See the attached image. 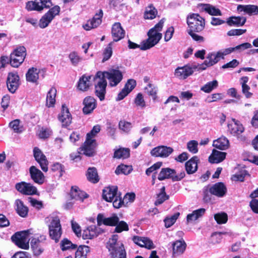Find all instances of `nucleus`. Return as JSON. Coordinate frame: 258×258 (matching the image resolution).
Returning <instances> with one entry per match:
<instances>
[{"mask_svg":"<svg viewBox=\"0 0 258 258\" xmlns=\"http://www.w3.org/2000/svg\"><path fill=\"white\" fill-rule=\"evenodd\" d=\"M164 21V19H161L154 27L149 30L148 33V38L143 41L141 45L128 40V48L130 49L140 48L142 50H145L155 46L162 38V34L160 32L162 29Z\"/></svg>","mask_w":258,"mask_h":258,"instance_id":"obj_1","label":"nucleus"},{"mask_svg":"<svg viewBox=\"0 0 258 258\" xmlns=\"http://www.w3.org/2000/svg\"><path fill=\"white\" fill-rule=\"evenodd\" d=\"M97 224H101L113 226H115L114 232L121 233L123 231H127L129 229L128 224L123 221H119V219L116 215H113L108 218H105L103 215L99 214L97 218Z\"/></svg>","mask_w":258,"mask_h":258,"instance_id":"obj_2","label":"nucleus"},{"mask_svg":"<svg viewBox=\"0 0 258 258\" xmlns=\"http://www.w3.org/2000/svg\"><path fill=\"white\" fill-rule=\"evenodd\" d=\"M118 236L114 234L109 238L107 247L110 252L111 258H126V252L121 241H118Z\"/></svg>","mask_w":258,"mask_h":258,"instance_id":"obj_3","label":"nucleus"},{"mask_svg":"<svg viewBox=\"0 0 258 258\" xmlns=\"http://www.w3.org/2000/svg\"><path fill=\"white\" fill-rule=\"evenodd\" d=\"M45 222L49 223L48 225L50 237L55 242H57L62 234L59 218L56 216L50 215L45 218Z\"/></svg>","mask_w":258,"mask_h":258,"instance_id":"obj_4","label":"nucleus"},{"mask_svg":"<svg viewBox=\"0 0 258 258\" xmlns=\"http://www.w3.org/2000/svg\"><path fill=\"white\" fill-rule=\"evenodd\" d=\"M188 29L187 31H202L205 28V19L198 14H190L186 18Z\"/></svg>","mask_w":258,"mask_h":258,"instance_id":"obj_5","label":"nucleus"},{"mask_svg":"<svg viewBox=\"0 0 258 258\" xmlns=\"http://www.w3.org/2000/svg\"><path fill=\"white\" fill-rule=\"evenodd\" d=\"M98 76L107 78L109 81V84L111 87L117 86L122 80L123 75L122 72L118 70L113 69L107 72H98Z\"/></svg>","mask_w":258,"mask_h":258,"instance_id":"obj_6","label":"nucleus"},{"mask_svg":"<svg viewBox=\"0 0 258 258\" xmlns=\"http://www.w3.org/2000/svg\"><path fill=\"white\" fill-rule=\"evenodd\" d=\"M30 244L34 255L36 256H39L44 250L46 246V236L42 235L32 238Z\"/></svg>","mask_w":258,"mask_h":258,"instance_id":"obj_7","label":"nucleus"},{"mask_svg":"<svg viewBox=\"0 0 258 258\" xmlns=\"http://www.w3.org/2000/svg\"><path fill=\"white\" fill-rule=\"evenodd\" d=\"M28 232V231H24L15 233L12 237V241L18 247L22 249H28L29 247L30 240Z\"/></svg>","mask_w":258,"mask_h":258,"instance_id":"obj_8","label":"nucleus"},{"mask_svg":"<svg viewBox=\"0 0 258 258\" xmlns=\"http://www.w3.org/2000/svg\"><path fill=\"white\" fill-rule=\"evenodd\" d=\"M95 82V94L99 98L100 101H103L106 94V88L107 81L104 78L98 76V72L93 78Z\"/></svg>","mask_w":258,"mask_h":258,"instance_id":"obj_9","label":"nucleus"},{"mask_svg":"<svg viewBox=\"0 0 258 258\" xmlns=\"http://www.w3.org/2000/svg\"><path fill=\"white\" fill-rule=\"evenodd\" d=\"M59 12L60 8L58 6H55L49 9L40 19L39 26L42 29L47 27L54 18L58 15Z\"/></svg>","mask_w":258,"mask_h":258,"instance_id":"obj_10","label":"nucleus"},{"mask_svg":"<svg viewBox=\"0 0 258 258\" xmlns=\"http://www.w3.org/2000/svg\"><path fill=\"white\" fill-rule=\"evenodd\" d=\"M185 176L184 172L176 174L175 170L169 168H162L160 172L158 179L163 180L167 178H171L173 181H179Z\"/></svg>","mask_w":258,"mask_h":258,"instance_id":"obj_11","label":"nucleus"},{"mask_svg":"<svg viewBox=\"0 0 258 258\" xmlns=\"http://www.w3.org/2000/svg\"><path fill=\"white\" fill-rule=\"evenodd\" d=\"M33 152L34 157L36 161L39 164L41 169L44 172H47L48 171V161L45 155L37 147L34 148Z\"/></svg>","mask_w":258,"mask_h":258,"instance_id":"obj_12","label":"nucleus"},{"mask_svg":"<svg viewBox=\"0 0 258 258\" xmlns=\"http://www.w3.org/2000/svg\"><path fill=\"white\" fill-rule=\"evenodd\" d=\"M206 58V59L201 65V69L203 70L214 66L222 59L218 51L209 53Z\"/></svg>","mask_w":258,"mask_h":258,"instance_id":"obj_13","label":"nucleus"},{"mask_svg":"<svg viewBox=\"0 0 258 258\" xmlns=\"http://www.w3.org/2000/svg\"><path fill=\"white\" fill-rule=\"evenodd\" d=\"M19 77L17 73H10L8 74L7 85L10 92L12 93L15 92L19 86Z\"/></svg>","mask_w":258,"mask_h":258,"instance_id":"obj_14","label":"nucleus"},{"mask_svg":"<svg viewBox=\"0 0 258 258\" xmlns=\"http://www.w3.org/2000/svg\"><path fill=\"white\" fill-rule=\"evenodd\" d=\"M173 151V149L170 147L159 146L154 148L151 151L152 156L166 158L169 156Z\"/></svg>","mask_w":258,"mask_h":258,"instance_id":"obj_15","label":"nucleus"},{"mask_svg":"<svg viewBox=\"0 0 258 258\" xmlns=\"http://www.w3.org/2000/svg\"><path fill=\"white\" fill-rule=\"evenodd\" d=\"M16 188L19 192L27 195H35L37 193V188L30 183L22 182L16 184Z\"/></svg>","mask_w":258,"mask_h":258,"instance_id":"obj_16","label":"nucleus"},{"mask_svg":"<svg viewBox=\"0 0 258 258\" xmlns=\"http://www.w3.org/2000/svg\"><path fill=\"white\" fill-rule=\"evenodd\" d=\"M95 140L87 138L84 145L80 148V150L83 154L88 156H93L95 154Z\"/></svg>","mask_w":258,"mask_h":258,"instance_id":"obj_17","label":"nucleus"},{"mask_svg":"<svg viewBox=\"0 0 258 258\" xmlns=\"http://www.w3.org/2000/svg\"><path fill=\"white\" fill-rule=\"evenodd\" d=\"M58 118L63 126H67L71 124L72 116L65 104L62 105L61 112L58 115Z\"/></svg>","mask_w":258,"mask_h":258,"instance_id":"obj_18","label":"nucleus"},{"mask_svg":"<svg viewBox=\"0 0 258 258\" xmlns=\"http://www.w3.org/2000/svg\"><path fill=\"white\" fill-rule=\"evenodd\" d=\"M29 171L31 178L35 183L38 184H42L44 183L45 176L40 170L32 166L30 168Z\"/></svg>","mask_w":258,"mask_h":258,"instance_id":"obj_19","label":"nucleus"},{"mask_svg":"<svg viewBox=\"0 0 258 258\" xmlns=\"http://www.w3.org/2000/svg\"><path fill=\"white\" fill-rule=\"evenodd\" d=\"M209 191L218 197H223L226 195L227 188L223 183L218 182L210 187Z\"/></svg>","mask_w":258,"mask_h":258,"instance_id":"obj_20","label":"nucleus"},{"mask_svg":"<svg viewBox=\"0 0 258 258\" xmlns=\"http://www.w3.org/2000/svg\"><path fill=\"white\" fill-rule=\"evenodd\" d=\"M119 194L116 186H108L103 190V198L107 202H112Z\"/></svg>","mask_w":258,"mask_h":258,"instance_id":"obj_21","label":"nucleus"},{"mask_svg":"<svg viewBox=\"0 0 258 258\" xmlns=\"http://www.w3.org/2000/svg\"><path fill=\"white\" fill-rule=\"evenodd\" d=\"M111 34L114 41H118L125 35V31L122 28L120 23H115L112 27Z\"/></svg>","mask_w":258,"mask_h":258,"instance_id":"obj_22","label":"nucleus"},{"mask_svg":"<svg viewBox=\"0 0 258 258\" xmlns=\"http://www.w3.org/2000/svg\"><path fill=\"white\" fill-rule=\"evenodd\" d=\"M102 11L100 10L99 13H97L91 20L87 21V23L84 25V28L86 30H90L91 29L97 27L102 22Z\"/></svg>","mask_w":258,"mask_h":258,"instance_id":"obj_23","label":"nucleus"},{"mask_svg":"<svg viewBox=\"0 0 258 258\" xmlns=\"http://www.w3.org/2000/svg\"><path fill=\"white\" fill-rule=\"evenodd\" d=\"M70 195L72 200L80 201L81 202H83L85 199L88 197V195L86 192L80 190L76 186L72 187Z\"/></svg>","mask_w":258,"mask_h":258,"instance_id":"obj_24","label":"nucleus"},{"mask_svg":"<svg viewBox=\"0 0 258 258\" xmlns=\"http://www.w3.org/2000/svg\"><path fill=\"white\" fill-rule=\"evenodd\" d=\"M84 107L83 112L86 114L91 113L96 107V100L91 96H88L85 98L83 101Z\"/></svg>","mask_w":258,"mask_h":258,"instance_id":"obj_25","label":"nucleus"},{"mask_svg":"<svg viewBox=\"0 0 258 258\" xmlns=\"http://www.w3.org/2000/svg\"><path fill=\"white\" fill-rule=\"evenodd\" d=\"M94 77L91 75H83L79 81L78 89L82 91L88 90L92 85V80H93Z\"/></svg>","mask_w":258,"mask_h":258,"instance_id":"obj_26","label":"nucleus"},{"mask_svg":"<svg viewBox=\"0 0 258 258\" xmlns=\"http://www.w3.org/2000/svg\"><path fill=\"white\" fill-rule=\"evenodd\" d=\"M192 69L190 66L186 65L178 67L175 71V76L179 79H185L192 75Z\"/></svg>","mask_w":258,"mask_h":258,"instance_id":"obj_27","label":"nucleus"},{"mask_svg":"<svg viewBox=\"0 0 258 258\" xmlns=\"http://www.w3.org/2000/svg\"><path fill=\"white\" fill-rule=\"evenodd\" d=\"M232 122L228 124V130L230 134L233 136L239 135L244 131V127L240 122L236 120L232 119Z\"/></svg>","mask_w":258,"mask_h":258,"instance_id":"obj_28","label":"nucleus"},{"mask_svg":"<svg viewBox=\"0 0 258 258\" xmlns=\"http://www.w3.org/2000/svg\"><path fill=\"white\" fill-rule=\"evenodd\" d=\"M133 240L136 244L141 247H145L148 249L154 248L153 242L147 237L136 236L133 237Z\"/></svg>","mask_w":258,"mask_h":258,"instance_id":"obj_29","label":"nucleus"},{"mask_svg":"<svg viewBox=\"0 0 258 258\" xmlns=\"http://www.w3.org/2000/svg\"><path fill=\"white\" fill-rule=\"evenodd\" d=\"M40 72V70L37 68L34 67L30 68L26 74L27 81L32 83L37 84Z\"/></svg>","mask_w":258,"mask_h":258,"instance_id":"obj_30","label":"nucleus"},{"mask_svg":"<svg viewBox=\"0 0 258 258\" xmlns=\"http://www.w3.org/2000/svg\"><path fill=\"white\" fill-rule=\"evenodd\" d=\"M226 153L214 149L212 154L209 157V161L211 163H218L224 160Z\"/></svg>","mask_w":258,"mask_h":258,"instance_id":"obj_31","label":"nucleus"},{"mask_svg":"<svg viewBox=\"0 0 258 258\" xmlns=\"http://www.w3.org/2000/svg\"><path fill=\"white\" fill-rule=\"evenodd\" d=\"M128 85H131L132 87L136 85V81L134 79H129L126 83L125 84L124 88L121 91L118 93L117 97L116 99L117 101H120L125 98L131 91L132 89L128 91L127 90V87Z\"/></svg>","mask_w":258,"mask_h":258,"instance_id":"obj_32","label":"nucleus"},{"mask_svg":"<svg viewBox=\"0 0 258 258\" xmlns=\"http://www.w3.org/2000/svg\"><path fill=\"white\" fill-rule=\"evenodd\" d=\"M198 161V157L194 156L186 162L185 169L188 174H192L197 170Z\"/></svg>","mask_w":258,"mask_h":258,"instance_id":"obj_33","label":"nucleus"},{"mask_svg":"<svg viewBox=\"0 0 258 258\" xmlns=\"http://www.w3.org/2000/svg\"><path fill=\"white\" fill-rule=\"evenodd\" d=\"M237 10L239 12H244L249 15H258V6L256 5H239Z\"/></svg>","mask_w":258,"mask_h":258,"instance_id":"obj_34","label":"nucleus"},{"mask_svg":"<svg viewBox=\"0 0 258 258\" xmlns=\"http://www.w3.org/2000/svg\"><path fill=\"white\" fill-rule=\"evenodd\" d=\"M213 146L220 150H224L228 148L229 142L226 137L222 136L214 141Z\"/></svg>","mask_w":258,"mask_h":258,"instance_id":"obj_35","label":"nucleus"},{"mask_svg":"<svg viewBox=\"0 0 258 258\" xmlns=\"http://www.w3.org/2000/svg\"><path fill=\"white\" fill-rule=\"evenodd\" d=\"M98 234L97 229L95 226L92 225L84 230L82 237L84 239H90L96 237Z\"/></svg>","mask_w":258,"mask_h":258,"instance_id":"obj_36","label":"nucleus"},{"mask_svg":"<svg viewBox=\"0 0 258 258\" xmlns=\"http://www.w3.org/2000/svg\"><path fill=\"white\" fill-rule=\"evenodd\" d=\"M186 243L183 240H177L173 244V253L174 255L182 254L186 248Z\"/></svg>","mask_w":258,"mask_h":258,"instance_id":"obj_37","label":"nucleus"},{"mask_svg":"<svg viewBox=\"0 0 258 258\" xmlns=\"http://www.w3.org/2000/svg\"><path fill=\"white\" fill-rule=\"evenodd\" d=\"M17 213L22 217H26L28 215V208L25 206L20 200H17L15 203Z\"/></svg>","mask_w":258,"mask_h":258,"instance_id":"obj_38","label":"nucleus"},{"mask_svg":"<svg viewBox=\"0 0 258 258\" xmlns=\"http://www.w3.org/2000/svg\"><path fill=\"white\" fill-rule=\"evenodd\" d=\"M205 211L206 210L204 208H201L194 211L191 213L187 215V222L188 223H190L196 221V220L202 217L204 215Z\"/></svg>","mask_w":258,"mask_h":258,"instance_id":"obj_39","label":"nucleus"},{"mask_svg":"<svg viewBox=\"0 0 258 258\" xmlns=\"http://www.w3.org/2000/svg\"><path fill=\"white\" fill-rule=\"evenodd\" d=\"M56 89L51 88L48 91L46 97V105L48 107H53L55 103Z\"/></svg>","mask_w":258,"mask_h":258,"instance_id":"obj_40","label":"nucleus"},{"mask_svg":"<svg viewBox=\"0 0 258 258\" xmlns=\"http://www.w3.org/2000/svg\"><path fill=\"white\" fill-rule=\"evenodd\" d=\"M202 9L212 16H221L222 13L220 10L210 4H202Z\"/></svg>","mask_w":258,"mask_h":258,"instance_id":"obj_41","label":"nucleus"},{"mask_svg":"<svg viewBox=\"0 0 258 258\" xmlns=\"http://www.w3.org/2000/svg\"><path fill=\"white\" fill-rule=\"evenodd\" d=\"M90 251V248L88 246L81 245L75 253V258H87L88 253Z\"/></svg>","mask_w":258,"mask_h":258,"instance_id":"obj_42","label":"nucleus"},{"mask_svg":"<svg viewBox=\"0 0 258 258\" xmlns=\"http://www.w3.org/2000/svg\"><path fill=\"white\" fill-rule=\"evenodd\" d=\"M87 177V179L93 183H96L99 181L97 170L94 167H90L88 169Z\"/></svg>","mask_w":258,"mask_h":258,"instance_id":"obj_43","label":"nucleus"},{"mask_svg":"<svg viewBox=\"0 0 258 258\" xmlns=\"http://www.w3.org/2000/svg\"><path fill=\"white\" fill-rule=\"evenodd\" d=\"M169 196L165 192V187L163 186L160 189V192L157 196V199L155 202V205L158 206L162 204L164 201L169 199Z\"/></svg>","mask_w":258,"mask_h":258,"instance_id":"obj_44","label":"nucleus"},{"mask_svg":"<svg viewBox=\"0 0 258 258\" xmlns=\"http://www.w3.org/2000/svg\"><path fill=\"white\" fill-rule=\"evenodd\" d=\"M118 127L122 133L129 134L133 127V124L131 122L122 120L119 122Z\"/></svg>","mask_w":258,"mask_h":258,"instance_id":"obj_45","label":"nucleus"},{"mask_svg":"<svg viewBox=\"0 0 258 258\" xmlns=\"http://www.w3.org/2000/svg\"><path fill=\"white\" fill-rule=\"evenodd\" d=\"M218 86V82L215 80L211 82L207 83L202 86L201 90L205 93H210L212 90L217 88Z\"/></svg>","mask_w":258,"mask_h":258,"instance_id":"obj_46","label":"nucleus"},{"mask_svg":"<svg viewBox=\"0 0 258 258\" xmlns=\"http://www.w3.org/2000/svg\"><path fill=\"white\" fill-rule=\"evenodd\" d=\"M245 22L246 19L243 17H232L228 20L227 23L230 26H239L243 25Z\"/></svg>","mask_w":258,"mask_h":258,"instance_id":"obj_47","label":"nucleus"},{"mask_svg":"<svg viewBox=\"0 0 258 258\" xmlns=\"http://www.w3.org/2000/svg\"><path fill=\"white\" fill-rule=\"evenodd\" d=\"M157 14V10L151 5L146 8L144 13V18L146 19L152 20L156 17Z\"/></svg>","mask_w":258,"mask_h":258,"instance_id":"obj_48","label":"nucleus"},{"mask_svg":"<svg viewBox=\"0 0 258 258\" xmlns=\"http://www.w3.org/2000/svg\"><path fill=\"white\" fill-rule=\"evenodd\" d=\"M145 92L148 95L152 96L154 100L157 98V88L155 85L149 83L145 88Z\"/></svg>","mask_w":258,"mask_h":258,"instance_id":"obj_49","label":"nucleus"},{"mask_svg":"<svg viewBox=\"0 0 258 258\" xmlns=\"http://www.w3.org/2000/svg\"><path fill=\"white\" fill-rule=\"evenodd\" d=\"M130 156V150L128 149L120 148L114 152V158H126Z\"/></svg>","mask_w":258,"mask_h":258,"instance_id":"obj_50","label":"nucleus"},{"mask_svg":"<svg viewBox=\"0 0 258 258\" xmlns=\"http://www.w3.org/2000/svg\"><path fill=\"white\" fill-rule=\"evenodd\" d=\"M132 170V169L131 166L122 164L119 165L116 168L115 171V173L117 175L120 174H124L127 175L131 172Z\"/></svg>","mask_w":258,"mask_h":258,"instance_id":"obj_51","label":"nucleus"},{"mask_svg":"<svg viewBox=\"0 0 258 258\" xmlns=\"http://www.w3.org/2000/svg\"><path fill=\"white\" fill-rule=\"evenodd\" d=\"M134 102L137 106L140 107L141 108H144L146 106L144 97L141 93H139L137 95L135 98Z\"/></svg>","mask_w":258,"mask_h":258,"instance_id":"obj_52","label":"nucleus"},{"mask_svg":"<svg viewBox=\"0 0 258 258\" xmlns=\"http://www.w3.org/2000/svg\"><path fill=\"white\" fill-rule=\"evenodd\" d=\"M214 218L217 223L222 224L227 222L228 216L225 213H219L214 215Z\"/></svg>","mask_w":258,"mask_h":258,"instance_id":"obj_53","label":"nucleus"},{"mask_svg":"<svg viewBox=\"0 0 258 258\" xmlns=\"http://www.w3.org/2000/svg\"><path fill=\"white\" fill-rule=\"evenodd\" d=\"M69 58L74 66H77L82 60V58L79 55L78 53L75 51L72 52L69 55Z\"/></svg>","mask_w":258,"mask_h":258,"instance_id":"obj_54","label":"nucleus"},{"mask_svg":"<svg viewBox=\"0 0 258 258\" xmlns=\"http://www.w3.org/2000/svg\"><path fill=\"white\" fill-rule=\"evenodd\" d=\"M15 56L14 54H11L10 63L12 67L17 68L24 61L25 58L18 57L19 59H17Z\"/></svg>","mask_w":258,"mask_h":258,"instance_id":"obj_55","label":"nucleus"},{"mask_svg":"<svg viewBox=\"0 0 258 258\" xmlns=\"http://www.w3.org/2000/svg\"><path fill=\"white\" fill-rule=\"evenodd\" d=\"M198 142L196 140H191L187 143V148L188 150L193 153L196 154L198 152Z\"/></svg>","mask_w":258,"mask_h":258,"instance_id":"obj_56","label":"nucleus"},{"mask_svg":"<svg viewBox=\"0 0 258 258\" xmlns=\"http://www.w3.org/2000/svg\"><path fill=\"white\" fill-rule=\"evenodd\" d=\"M20 121L19 119H15L10 122L9 126L14 132L20 133L22 132V130L20 126Z\"/></svg>","mask_w":258,"mask_h":258,"instance_id":"obj_57","label":"nucleus"},{"mask_svg":"<svg viewBox=\"0 0 258 258\" xmlns=\"http://www.w3.org/2000/svg\"><path fill=\"white\" fill-rule=\"evenodd\" d=\"M11 54L14 55H19L20 57H22L23 58H25L26 56V49L23 46H20L17 47L13 52L11 53Z\"/></svg>","mask_w":258,"mask_h":258,"instance_id":"obj_58","label":"nucleus"},{"mask_svg":"<svg viewBox=\"0 0 258 258\" xmlns=\"http://www.w3.org/2000/svg\"><path fill=\"white\" fill-rule=\"evenodd\" d=\"M179 216V213L172 215L170 218H166L164 219L165 226L166 228L171 227L176 221Z\"/></svg>","mask_w":258,"mask_h":258,"instance_id":"obj_59","label":"nucleus"},{"mask_svg":"<svg viewBox=\"0 0 258 258\" xmlns=\"http://www.w3.org/2000/svg\"><path fill=\"white\" fill-rule=\"evenodd\" d=\"M26 8L28 11H40L42 10V7L38 6L37 5V3H36V1L35 0V2L30 1L28 2L26 4Z\"/></svg>","mask_w":258,"mask_h":258,"instance_id":"obj_60","label":"nucleus"},{"mask_svg":"<svg viewBox=\"0 0 258 258\" xmlns=\"http://www.w3.org/2000/svg\"><path fill=\"white\" fill-rule=\"evenodd\" d=\"M61 247L62 250H66L70 248H76V245L73 244L71 241L67 239H64L61 242Z\"/></svg>","mask_w":258,"mask_h":258,"instance_id":"obj_61","label":"nucleus"},{"mask_svg":"<svg viewBox=\"0 0 258 258\" xmlns=\"http://www.w3.org/2000/svg\"><path fill=\"white\" fill-rule=\"evenodd\" d=\"M246 176H248V174L246 170H243L240 173L233 175L232 179L236 181H243Z\"/></svg>","mask_w":258,"mask_h":258,"instance_id":"obj_62","label":"nucleus"},{"mask_svg":"<svg viewBox=\"0 0 258 258\" xmlns=\"http://www.w3.org/2000/svg\"><path fill=\"white\" fill-rule=\"evenodd\" d=\"M113 206L115 208L118 209L120 208L122 205H124L123 200H122L120 195L117 196L113 201Z\"/></svg>","mask_w":258,"mask_h":258,"instance_id":"obj_63","label":"nucleus"},{"mask_svg":"<svg viewBox=\"0 0 258 258\" xmlns=\"http://www.w3.org/2000/svg\"><path fill=\"white\" fill-rule=\"evenodd\" d=\"M100 131V126L98 124L95 125L91 132L87 134V138L89 139H93V138L98 134Z\"/></svg>","mask_w":258,"mask_h":258,"instance_id":"obj_64","label":"nucleus"}]
</instances>
